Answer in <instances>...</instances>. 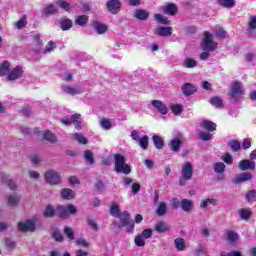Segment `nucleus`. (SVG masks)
<instances>
[{
	"instance_id": "f257e3e1",
	"label": "nucleus",
	"mask_w": 256,
	"mask_h": 256,
	"mask_svg": "<svg viewBox=\"0 0 256 256\" xmlns=\"http://www.w3.org/2000/svg\"><path fill=\"white\" fill-rule=\"evenodd\" d=\"M110 215H112V217H119L122 227H126V231L133 233L135 224L131 222V215L127 211L121 213L118 203L113 202L111 204Z\"/></svg>"
},
{
	"instance_id": "f03ea898",
	"label": "nucleus",
	"mask_w": 256,
	"mask_h": 256,
	"mask_svg": "<svg viewBox=\"0 0 256 256\" xmlns=\"http://www.w3.org/2000/svg\"><path fill=\"white\" fill-rule=\"evenodd\" d=\"M114 161L116 173H124V175L131 173V167H129V164L125 163V157L123 155L115 154Z\"/></svg>"
},
{
	"instance_id": "7ed1b4c3",
	"label": "nucleus",
	"mask_w": 256,
	"mask_h": 256,
	"mask_svg": "<svg viewBox=\"0 0 256 256\" xmlns=\"http://www.w3.org/2000/svg\"><path fill=\"white\" fill-rule=\"evenodd\" d=\"M182 178L180 179V185L183 186L187 181L193 179V164L191 162H185L182 164Z\"/></svg>"
},
{
	"instance_id": "20e7f679",
	"label": "nucleus",
	"mask_w": 256,
	"mask_h": 256,
	"mask_svg": "<svg viewBox=\"0 0 256 256\" xmlns=\"http://www.w3.org/2000/svg\"><path fill=\"white\" fill-rule=\"evenodd\" d=\"M75 213H77V207L73 204L66 206L60 205L56 208V214L62 219H68L70 215H75Z\"/></svg>"
},
{
	"instance_id": "39448f33",
	"label": "nucleus",
	"mask_w": 256,
	"mask_h": 256,
	"mask_svg": "<svg viewBox=\"0 0 256 256\" xmlns=\"http://www.w3.org/2000/svg\"><path fill=\"white\" fill-rule=\"evenodd\" d=\"M243 95H245V89L243 87V83L234 82L230 88V97L234 101H239L243 97Z\"/></svg>"
},
{
	"instance_id": "423d86ee",
	"label": "nucleus",
	"mask_w": 256,
	"mask_h": 256,
	"mask_svg": "<svg viewBox=\"0 0 256 256\" xmlns=\"http://www.w3.org/2000/svg\"><path fill=\"white\" fill-rule=\"evenodd\" d=\"M201 47L203 51H215V49H217V43L213 41V34L204 32V39Z\"/></svg>"
},
{
	"instance_id": "0eeeda50",
	"label": "nucleus",
	"mask_w": 256,
	"mask_h": 256,
	"mask_svg": "<svg viewBox=\"0 0 256 256\" xmlns=\"http://www.w3.org/2000/svg\"><path fill=\"white\" fill-rule=\"evenodd\" d=\"M44 178L49 185H59V183H61V174L55 170H48Z\"/></svg>"
},
{
	"instance_id": "6e6552de",
	"label": "nucleus",
	"mask_w": 256,
	"mask_h": 256,
	"mask_svg": "<svg viewBox=\"0 0 256 256\" xmlns=\"http://www.w3.org/2000/svg\"><path fill=\"white\" fill-rule=\"evenodd\" d=\"M18 229L22 233H33L36 229L35 220H25L18 223Z\"/></svg>"
},
{
	"instance_id": "1a4fd4ad",
	"label": "nucleus",
	"mask_w": 256,
	"mask_h": 256,
	"mask_svg": "<svg viewBox=\"0 0 256 256\" xmlns=\"http://www.w3.org/2000/svg\"><path fill=\"white\" fill-rule=\"evenodd\" d=\"M251 181H253V174L250 172L240 173L232 179V183H234V185H241V183H247Z\"/></svg>"
},
{
	"instance_id": "9d476101",
	"label": "nucleus",
	"mask_w": 256,
	"mask_h": 256,
	"mask_svg": "<svg viewBox=\"0 0 256 256\" xmlns=\"http://www.w3.org/2000/svg\"><path fill=\"white\" fill-rule=\"evenodd\" d=\"M23 73V68L16 66L15 68L10 69L6 81H17V79H21V77H23Z\"/></svg>"
},
{
	"instance_id": "9b49d317",
	"label": "nucleus",
	"mask_w": 256,
	"mask_h": 256,
	"mask_svg": "<svg viewBox=\"0 0 256 256\" xmlns=\"http://www.w3.org/2000/svg\"><path fill=\"white\" fill-rule=\"evenodd\" d=\"M32 51H34L36 55H41V53L43 54V42L41 41V36H39V34H35L33 36Z\"/></svg>"
},
{
	"instance_id": "f8f14e48",
	"label": "nucleus",
	"mask_w": 256,
	"mask_h": 256,
	"mask_svg": "<svg viewBox=\"0 0 256 256\" xmlns=\"http://www.w3.org/2000/svg\"><path fill=\"white\" fill-rule=\"evenodd\" d=\"M240 171H255V161L249 159H243L238 163Z\"/></svg>"
},
{
	"instance_id": "ddd939ff",
	"label": "nucleus",
	"mask_w": 256,
	"mask_h": 256,
	"mask_svg": "<svg viewBox=\"0 0 256 256\" xmlns=\"http://www.w3.org/2000/svg\"><path fill=\"white\" fill-rule=\"evenodd\" d=\"M159 10L161 11V13H164V15L175 16L177 15V11H179V8H177V5H175L174 3H168L164 6H161Z\"/></svg>"
},
{
	"instance_id": "4468645a",
	"label": "nucleus",
	"mask_w": 256,
	"mask_h": 256,
	"mask_svg": "<svg viewBox=\"0 0 256 256\" xmlns=\"http://www.w3.org/2000/svg\"><path fill=\"white\" fill-rule=\"evenodd\" d=\"M248 37H255L256 33V15H252L248 18V28L246 30Z\"/></svg>"
},
{
	"instance_id": "2eb2a0df",
	"label": "nucleus",
	"mask_w": 256,
	"mask_h": 256,
	"mask_svg": "<svg viewBox=\"0 0 256 256\" xmlns=\"http://www.w3.org/2000/svg\"><path fill=\"white\" fill-rule=\"evenodd\" d=\"M106 7L110 13H113L115 15L116 13H119V9H121V1L119 0H110L106 3Z\"/></svg>"
},
{
	"instance_id": "dca6fc26",
	"label": "nucleus",
	"mask_w": 256,
	"mask_h": 256,
	"mask_svg": "<svg viewBox=\"0 0 256 256\" xmlns=\"http://www.w3.org/2000/svg\"><path fill=\"white\" fill-rule=\"evenodd\" d=\"M134 19H138V21H147L149 19V12L144 9H136L133 13Z\"/></svg>"
},
{
	"instance_id": "f3484780",
	"label": "nucleus",
	"mask_w": 256,
	"mask_h": 256,
	"mask_svg": "<svg viewBox=\"0 0 256 256\" xmlns=\"http://www.w3.org/2000/svg\"><path fill=\"white\" fill-rule=\"evenodd\" d=\"M0 181H2V183H7L10 189H17V184H15V182L11 180V176L5 172H0Z\"/></svg>"
},
{
	"instance_id": "a211bd4d",
	"label": "nucleus",
	"mask_w": 256,
	"mask_h": 256,
	"mask_svg": "<svg viewBox=\"0 0 256 256\" xmlns=\"http://www.w3.org/2000/svg\"><path fill=\"white\" fill-rule=\"evenodd\" d=\"M152 106L161 113V115H167L169 108H167V105L163 104L160 100H153Z\"/></svg>"
},
{
	"instance_id": "6ab92c4d",
	"label": "nucleus",
	"mask_w": 256,
	"mask_h": 256,
	"mask_svg": "<svg viewBox=\"0 0 256 256\" xmlns=\"http://www.w3.org/2000/svg\"><path fill=\"white\" fill-rule=\"evenodd\" d=\"M172 33L173 28L171 27H158L154 30V35H159L160 37H169Z\"/></svg>"
},
{
	"instance_id": "aec40b11",
	"label": "nucleus",
	"mask_w": 256,
	"mask_h": 256,
	"mask_svg": "<svg viewBox=\"0 0 256 256\" xmlns=\"http://www.w3.org/2000/svg\"><path fill=\"white\" fill-rule=\"evenodd\" d=\"M11 72V63L9 61H4L0 64V77H9Z\"/></svg>"
},
{
	"instance_id": "412c9836",
	"label": "nucleus",
	"mask_w": 256,
	"mask_h": 256,
	"mask_svg": "<svg viewBox=\"0 0 256 256\" xmlns=\"http://www.w3.org/2000/svg\"><path fill=\"white\" fill-rule=\"evenodd\" d=\"M180 208L185 213H190V211H193V202L190 199H182L180 201Z\"/></svg>"
},
{
	"instance_id": "4be33fe9",
	"label": "nucleus",
	"mask_w": 256,
	"mask_h": 256,
	"mask_svg": "<svg viewBox=\"0 0 256 256\" xmlns=\"http://www.w3.org/2000/svg\"><path fill=\"white\" fill-rule=\"evenodd\" d=\"M183 145V140L181 138H174L170 141L169 147L174 153H179V149Z\"/></svg>"
},
{
	"instance_id": "5701e85b",
	"label": "nucleus",
	"mask_w": 256,
	"mask_h": 256,
	"mask_svg": "<svg viewBox=\"0 0 256 256\" xmlns=\"http://www.w3.org/2000/svg\"><path fill=\"white\" fill-rule=\"evenodd\" d=\"M59 25L62 31H69V29L73 27V21H71V19L68 18H61L59 20Z\"/></svg>"
},
{
	"instance_id": "b1692460",
	"label": "nucleus",
	"mask_w": 256,
	"mask_h": 256,
	"mask_svg": "<svg viewBox=\"0 0 256 256\" xmlns=\"http://www.w3.org/2000/svg\"><path fill=\"white\" fill-rule=\"evenodd\" d=\"M93 28L99 35H103L107 32V25L95 20L93 21Z\"/></svg>"
},
{
	"instance_id": "393cba45",
	"label": "nucleus",
	"mask_w": 256,
	"mask_h": 256,
	"mask_svg": "<svg viewBox=\"0 0 256 256\" xmlns=\"http://www.w3.org/2000/svg\"><path fill=\"white\" fill-rule=\"evenodd\" d=\"M62 91L63 93H65L66 95H79V93H81V90L77 87H71V86H62Z\"/></svg>"
},
{
	"instance_id": "a878e982",
	"label": "nucleus",
	"mask_w": 256,
	"mask_h": 256,
	"mask_svg": "<svg viewBox=\"0 0 256 256\" xmlns=\"http://www.w3.org/2000/svg\"><path fill=\"white\" fill-rule=\"evenodd\" d=\"M238 215L242 221H249L251 219V209L241 208L238 210Z\"/></svg>"
},
{
	"instance_id": "bb28decb",
	"label": "nucleus",
	"mask_w": 256,
	"mask_h": 256,
	"mask_svg": "<svg viewBox=\"0 0 256 256\" xmlns=\"http://www.w3.org/2000/svg\"><path fill=\"white\" fill-rule=\"evenodd\" d=\"M197 91V88L191 83H186L182 86V92L184 95L189 96L193 95Z\"/></svg>"
},
{
	"instance_id": "cd10ccee",
	"label": "nucleus",
	"mask_w": 256,
	"mask_h": 256,
	"mask_svg": "<svg viewBox=\"0 0 256 256\" xmlns=\"http://www.w3.org/2000/svg\"><path fill=\"white\" fill-rule=\"evenodd\" d=\"M21 201V197L17 194L9 195L7 197V203L9 207H17L19 205V202Z\"/></svg>"
},
{
	"instance_id": "c85d7f7f",
	"label": "nucleus",
	"mask_w": 256,
	"mask_h": 256,
	"mask_svg": "<svg viewBox=\"0 0 256 256\" xmlns=\"http://www.w3.org/2000/svg\"><path fill=\"white\" fill-rule=\"evenodd\" d=\"M57 7H60V9H63V11L70 12L73 11V5H71L69 2L65 0H57L56 1Z\"/></svg>"
},
{
	"instance_id": "c756f323",
	"label": "nucleus",
	"mask_w": 256,
	"mask_h": 256,
	"mask_svg": "<svg viewBox=\"0 0 256 256\" xmlns=\"http://www.w3.org/2000/svg\"><path fill=\"white\" fill-rule=\"evenodd\" d=\"M170 229L169 224L163 221H160L155 225V231H157V233H167Z\"/></svg>"
},
{
	"instance_id": "7c9ffc66",
	"label": "nucleus",
	"mask_w": 256,
	"mask_h": 256,
	"mask_svg": "<svg viewBox=\"0 0 256 256\" xmlns=\"http://www.w3.org/2000/svg\"><path fill=\"white\" fill-rule=\"evenodd\" d=\"M62 199H66L67 201L73 199L75 197V192L69 188H64L61 191Z\"/></svg>"
},
{
	"instance_id": "2f4dec72",
	"label": "nucleus",
	"mask_w": 256,
	"mask_h": 256,
	"mask_svg": "<svg viewBox=\"0 0 256 256\" xmlns=\"http://www.w3.org/2000/svg\"><path fill=\"white\" fill-rule=\"evenodd\" d=\"M218 204L219 203L217 202L216 199H213V198L204 199V200H201L200 202V209H207L209 205H218Z\"/></svg>"
},
{
	"instance_id": "473e14b6",
	"label": "nucleus",
	"mask_w": 256,
	"mask_h": 256,
	"mask_svg": "<svg viewBox=\"0 0 256 256\" xmlns=\"http://www.w3.org/2000/svg\"><path fill=\"white\" fill-rule=\"evenodd\" d=\"M217 1H218V5H220L221 7H224L225 9H231L235 7L237 3L235 0H217Z\"/></svg>"
},
{
	"instance_id": "72a5a7b5",
	"label": "nucleus",
	"mask_w": 256,
	"mask_h": 256,
	"mask_svg": "<svg viewBox=\"0 0 256 256\" xmlns=\"http://www.w3.org/2000/svg\"><path fill=\"white\" fill-rule=\"evenodd\" d=\"M138 145L143 149V151H147L149 149V136H142L138 141Z\"/></svg>"
},
{
	"instance_id": "f704fd0d",
	"label": "nucleus",
	"mask_w": 256,
	"mask_h": 256,
	"mask_svg": "<svg viewBox=\"0 0 256 256\" xmlns=\"http://www.w3.org/2000/svg\"><path fill=\"white\" fill-rule=\"evenodd\" d=\"M201 125L203 129H206V131H215L217 129V124L214 122H211L209 120H204L201 122Z\"/></svg>"
},
{
	"instance_id": "c9c22d12",
	"label": "nucleus",
	"mask_w": 256,
	"mask_h": 256,
	"mask_svg": "<svg viewBox=\"0 0 256 256\" xmlns=\"http://www.w3.org/2000/svg\"><path fill=\"white\" fill-rule=\"evenodd\" d=\"M154 19L156 23H161L162 25H170L171 21L166 17L161 14H154Z\"/></svg>"
},
{
	"instance_id": "e433bc0d",
	"label": "nucleus",
	"mask_w": 256,
	"mask_h": 256,
	"mask_svg": "<svg viewBox=\"0 0 256 256\" xmlns=\"http://www.w3.org/2000/svg\"><path fill=\"white\" fill-rule=\"evenodd\" d=\"M55 13H59V9L53 4L47 5L43 11L44 15H55Z\"/></svg>"
},
{
	"instance_id": "4c0bfd02",
	"label": "nucleus",
	"mask_w": 256,
	"mask_h": 256,
	"mask_svg": "<svg viewBox=\"0 0 256 256\" xmlns=\"http://www.w3.org/2000/svg\"><path fill=\"white\" fill-rule=\"evenodd\" d=\"M55 213H57V210H55V208L51 205H48L44 212H43V215L44 217H47L48 219H51V217H54L55 216Z\"/></svg>"
},
{
	"instance_id": "58836bf2",
	"label": "nucleus",
	"mask_w": 256,
	"mask_h": 256,
	"mask_svg": "<svg viewBox=\"0 0 256 256\" xmlns=\"http://www.w3.org/2000/svg\"><path fill=\"white\" fill-rule=\"evenodd\" d=\"M88 21L89 17H87V15H80L76 17L75 24L80 25V27H85Z\"/></svg>"
},
{
	"instance_id": "ea45409f",
	"label": "nucleus",
	"mask_w": 256,
	"mask_h": 256,
	"mask_svg": "<svg viewBox=\"0 0 256 256\" xmlns=\"http://www.w3.org/2000/svg\"><path fill=\"white\" fill-rule=\"evenodd\" d=\"M174 245L177 249V251H185V239L183 238H176L174 240Z\"/></svg>"
},
{
	"instance_id": "a19ab883",
	"label": "nucleus",
	"mask_w": 256,
	"mask_h": 256,
	"mask_svg": "<svg viewBox=\"0 0 256 256\" xmlns=\"http://www.w3.org/2000/svg\"><path fill=\"white\" fill-rule=\"evenodd\" d=\"M227 239L230 243H237V241H239V234L233 230H229L227 232Z\"/></svg>"
},
{
	"instance_id": "79ce46f5",
	"label": "nucleus",
	"mask_w": 256,
	"mask_h": 256,
	"mask_svg": "<svg viewBox=\"0 0 256 256\" xmlns=\"http://www.w3.org/2000/svg\"><path fill=\"white\" fill-rule=\"evenodd\" d=\"M184 67H186V69H195V67H197V60L193 58H186L184 60Z\"/></svg>"
},
{
	"instance_id": "37998d69",
	"label": "nucleus",
	"mask_w": 256,
	"mask_h": 256,
	"mask_svg": "<svg viewBox=\"0 0 256 256\" xmlns=\"http://www.w3.org/2000/svg\"><path fill=\"white\" fill-rule=\"evenodd\" d=\"M152 141L156 147V149H163V138L159 135H154L152 137Z\"/></svg>"
},
{
	"instance_id": "c03bdc74",
	"label": "nucleus",
	"mask_w": 256,
	"mask_h": 256,
	"mask_svg": "<svg viewBox=\"0 0 256 256\" xmlns=\"http://www.w3.org/2000/svg\"><path fill=\"white\" fill-rule=\"evenodd\" d=\"M156 213L157 215H159V217H163V215L167 213V204H165V202H160L156 210Z\"/></svg>"
},
{
	"instance_id": "a18cd8bd",
	"label": "nucleus",
	"mask_w": 256,
	"mask_h": 256,
	"mask_svg": "<svg viewBox=\"0 0 256 256\" xmlns=\"http://www.w3.org/2000/svg\"><path fill=\"white\" fill-rule=\"evenodd\" d=\"M213 169H214L215 173L223 174V173H225V163L216 162L213 165Z\"/></svg>"
},
{
	"instance_id": "49530a36",
	"label": "nucleus",
	"mask_w": 256,
	"mask_h": 256,
	"mask_svg": "<svg viewBox=\"0 0 256 256\" xmlns=\"http://www.w3.org/2000/svg\"><path fill=\"white\" fill-rule=\"evenodd\" d=\"M170 109L174 115H181L183 113V105L181 104H172Z\"/></svg>"
},
{
	"instance_id": "de8ad7c7",
	"label": "nucleus",
	"mask_w": 256,
	"mask_h": 256,
	"mask_svg": "<svg viewBox=\"0 0 256 256\" xmlns=\"http://www.w3.org/2000/svg\"><path fill=\"white\" fill-rule=\"evenodd\" d=\"M44 139L50 143H55V141H57V136H55L53 132L47 130L44 132Z\"/></svg>"
},
{
	"instance_id": "09e8293b",
	"label": "nucleus",
	"mask_w": 256,
	"mask_h": 256,
	"mask_svg": "<svg viewBox=\"0 0 256 256\" xmlns=\"http://www.w3.org/2000/svg\"><path fill=\"white\" fill-rule=\"evenodd\" d=\"M56 48H57V44L53 41H49L43 50V54L51 53L55 51Z\"/></svg>"
},
{
	"instance_id": "8fccbe9b",
	"label": "nucleus",
	"mask_w": 256,
	"mask_h": 256,
	"mask_svg": "<svg viewBox=\"0 0 256 256\" xmlns=\"http://www.w3.org/2000/svg\"><path fill=\"white\" fill-rule=\"evenodd\" d=\"M72 137L75 141H78L80 145H87V138L82 134L75 133Z\"/></svg>"
},
{
	"instance_id": "3c124183",
	"label": "nucleus",
	"mask_w": 256,
	"mask_h": 256,
	"mask_svg": "<svg viewBox=\"0 0 256 256\" xmlns=\"http://www.w3.org/2000/svg\"><path fill=\"white\" fill-rule=\"evenodd\" d=\"M245 199L248 203H253V201L256 199V190H249L245 194Z\"/></svg>"
},
{
	"instance_id": "603ef678",
	"label": "nucleus",
	"mask_w": 256,
	"mask_h": 256,
	"mask_svg": "<svg viewBox=\"0 0 256 256\" xmlns=\"http://www.w3.org/2000/svg\"><path fill=\"white\" fill-rule=\"evenodd\" d=\"M134 243L137 247H145V239L143 238V236L141 234H138L135 239H134Z\"/></svg>"
},
{
	"instance_id": "864d4df0",
	"label": "nucleus",
	"mask_w": 256,
	"mask_h": 256,
	"mask_svg": "<svg viewBox=\"0 0 256 256\" xmlns=\"http://www.w3.org/2000/svg\"><path fill=\"white\" fill-rule=\"evenodd\" d=\"M64 233L66 237L70 239V241H73V239H75V231H73L71 227H65Z\"/></svg>"
},
{
	"instance_id": "5fc2aeb1",
	"label": "nucleus",
	"mask_w": 256,
	"mask_h": 256,
	"mask_svg": "<svg viewBox=\"0 0 256 256\" xmlns=\"http://www.w3.org/2000/svg\"><path fill=\"white\" fill-rule=\"evenodd\" d=\"M27 25V16H23L22 18H20L16 23L15 26L18 29H23V27H25Z\"/></svg>"
},
{
	"instance_id": "6e6d98bb",
	"label": "nucleus",
	"mask_w": 256,
	"mask_h": 256,
	"mask_svg": "<svg viewBox=\"0 0 256 256\" xmlns=\"http://www.w3.org/2000/svg\"><path fill=\"white\" fill-rule=\"evenodd\" d=\"M211 105H213V107H223V100H221L219 97H213L210 101Z\"/></svg>"
},
{
	"instance_id": "4d7b16f0",
	"label": "nucleus",
	"mask_w": 256,
	"mask_h": 256,
	"mask_svg": "<svg viewBox=\"0 0 256 256\" xmlns=\"http://www.w3.org/2000/svg\"><path fill=\"white\" fill-rule=\"evenodd\" d=\"M221 160L224 161L227 165H233V156L229 153H225L221 156Z\"/></svg>"
},
{
	"instance_id": "13d9d810",
	"label": "nucleus",
	"mask_w": 256,
	"mask_h": 256,
	"mask_svg": "<svg viewBox=\"0 0 256 256\" xmlns=\"http://www.w3.org/2000/svg\"><path fill=\"white\" fill-rule=\"evenodd\" d=\"M140 235L144 239H151L153 237V230L151 228L144 229Z\"/></svg>"
},
{
	"instance_id": "bf43d9fd",
	"label": "nucleus",
	"mask_w": 256,
	"mask_h": 256,
	"mask_svg": "<svg viewBox=\"0 0 256 256\" xmlns=\"http://www.w3.org/2000/svg\"><path fill=\"white\" fill-rule=\"evenodd\" d=\"M87 225L88 227H90V229H92V231H99V225L97 224V222H95V220L88 219Z\"/></svg>"
},
{
	"instance_id": "052dcab7",
	"label": "nucleus",
	"mask_w": 256,
	"mask_h": 256,
	"mask_svg": "<svg viewBox=\"0 0 256 256\" xmlns=\"http://www.w3.org/2000/svg\"><path fill=\"white\" fill-rule=\"evenodd\" d=\"M84 158H85V161H87V163H89L90 165H93V153H91V151L89 150H86L84 152Z\"/></svg>"
},
{
	"instance_id": "680f3d73",
	"label": "nucleus",
	"mask_w": 256,
	"mask_h": 256,
	"mask_svg": "<svg viewBox=\"0 0 256 256\" xmlns=\"http://www.w3.org/2000/svg\"><path fill=\"white\" fill-rule=\"evenodd\" d=\"M199 137L202 141H211L213 139V135L209 132H200Z\"/></svg>"
},
{
	"instance_id": "e2e57ef3",
	"label": "nucleus",
	"mask_w": 256,
	"mask_h": 256,
	"mask_svg": "<svg viewBox=\"0 0 256 256\" xmlns=\"http://www.w3.org/2000/svg\"><path fill=\"white\" fill-rule=\"evenodd\" d=\"M230 147L232 151H238L239 149H241V143H239V141L237 140H232L230 142Z\"/></svg>"
},
{
	"instance_id": "0e129e2a",
	"label": "nucleus",
	"mask_w": 256,
	"mask_h": 256,
	"mask_svg": "<svg viewBox=\"0 0 256 256\" xmlns=\"http://www.w3.org/2000/svg\"><path fill=\"white\" fill-rule=\"evenodd\" d=\"M100 125L102 127V129H111V121L107 120V119H102L101 122H100Z\"/></svg>"
},
{
	"instance_id": "69168bd1",
	"label": "nucleus",
	"mask_w": 256,
	"mask_h": 256,
	"mask_svg": "<svg viewBox=\"0 0 256 256\" xmlns=\"http://www.w3.org/2000/svg\"><path fill=\"white\" fill-rule=\"evenodd\" d=\"M215 33H216V37H218L219 39H225L227 37V32L222 28L216 30Z\"/></svg>"
},
{
	"instance_id": "338daca9",
	"label": "nucleus",
	"mask_w": 256,
	"mask_h": 256,
	"mask_svg": "<svg viewBox=\"0 0 256 256\" xmlns=\"http://www.w3.org/2000/svg\"><path fill=\"white\" fill-rule=\"evenodd\" d=\"M53 237H54L55 241H63V234H61V231H59V230L53 231Z\"/></svg>"
},
{
	"instance_id": "774afa93",
	"label": "nucleus",
	"mask_w": 256,
	"mask_h": 256,
	"mask_svg": "<svg viewBox=\"0 0 256 256\" xmlns=\"http://www.w3.org/2000/svg\"><path fill=\"white\" fill-rule=\"evenodd\" d=\"M221 256H243L239 251L221 252Z\"/></svg>"
}]
</instances>
